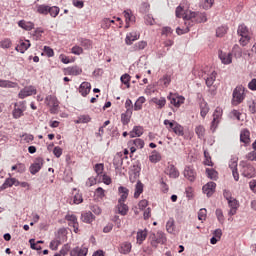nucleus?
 <instances>
[{"mask_svg": "<svg viewBox=\"0 0 256 256\" xmlns=\"http://www.w3.org/2000/svg\"><path fill=\"white\" fill-rule=\"evenodd\" d=\"M176 17H178L179 19H181V17L184 19V22L187 21V18H185V16L187 15V11L185 12V9H183V7L178 6L176 8Z\"/></svg>", "mask_w": 256, "mask_h": 256, "instance_id": "nucleus-47", "label": "nucleus"}, {"mask_svg": "<svg viewBox=\"0 0 256 256\" xmlns=\"http://www.w3.org/2000/svg\"><path fill=\"white\" fill-rule=\"evenodd\" d=\"M131 117H133V112H123L120 116L122 125H129V123H131Z\"/></svg>", "mask_w": 256, "mask_h": 256, "instance_id": "nucleus-26", "label": "nucleus"}, {"mask_svg": "<svg viewBox=\"0 0 256 256\" xmlns=\"http://www.w3.org/2000/svg\"><path fill=\"white\" fill-rule=\"evenodd\" d=\"M118 193L120 195V198L118 201H120V202L127 201V198L129 197V189L127 187L120 186L118 188Z\"/></svg>", "mask_w": 256, "mask_h": 256, "instance_id": "nucleus-24", "label": "nucleus"}, {"mask_svg": "<svg viewBox=\"0 0 256 256\" xmlns=\"http://www.w3.org/2000/svg\"><path fill=\"white\" fill-rule=\"evenodd\" d=\"M94 171L97 174V176L100 177V175H103V171H105V164L103 163L96 164L94 166Z\"/></svg>", "mask_w": 256, "mask_h": 256, "instance_id": "nucleus-54", "label": "nucleus"}, {"mask_svg": "<svg viewBox=\"0 0 256 256\" xmlns=\"http://www.w3.org/2000/svg\"><path fill=\"white\" fill-rule=\"evenodd\" d=\"M141 34L137 31H132L126 34L125 43L126 45H133L134 41H138Z\"/></svg>", "mask_w": 256, "mask_h": 256, "instance_id": "nucleus-13", "label": "nucleus"}, {"mask_svg": "<svg viewBox=\"0 0 256 256\" xmlns=\"http://www.w3.org/2000/svg\"><path fill=\"white\" fill-rule=\"evenodd\" d=\"M87 253H89V249L87 247H76L71 250L70 255L71 256H87Z\"/></svg>", "mask_w": 256, "mask_h": 256, "instance_id": "nucleus-19", "label": "nucleus"}, {"mask_svg": "<svg viewBox=\"0 0 256 256\" xmlns=\"http://www.w3.org/2000/svg\"><path fill=\"white\" fill-rule=\"evenodd\" d=\"M227 201L230 207L228 215H230V217H233V215H236L237 209H239V202L233 198H227Z\"/></svg>", "mask_w": 256, "mask_h": 256, "instance_id": "nucleus-12", "label": "nucleus"}, {"mask_svg": "<svg viewBox=\"0 0 256 256\" xmlns=\"http://www.w3.org/2000/svg\"><path fill=\"white\" fill-rule=\"evenodd\" d=\"M217 79V72L213 71L209 77L206 78V85L207 87H213V83Z\"/></svg>", "mask_w": 256, "mask_h": 256, "instance_id": "nucleus-44", "label": "nucleus"}, {"mask_svg": "<svg viewBox=\"0 0 256 256\" xmlns=\"http://www.w3.org/2000/svg\"><path fill=\"white\" fill-rule=\"evenodd\" d=\"M31 95H37V88L31 85L24 87L18 93L19 99H25L26 97H31Z\"/></svg>", "mask_w": 256, "mask_h": 256, "instance_id": "nucleus-9", "label": "nucleus"}, {"mask_svg": "<svg viewBox=\"0 0 256 256\" xmlns=\"http://www.w3.org/2000/svg\"><path fill=\"white\" fill-rule=\"evenodd\" d=\"M143 133H144L143 126H134L132 131L129 132V136L131 139H135V137H141Z\"/></svg>", "mask_w": 256, "mask_h": 256, "instance_id": "nucleus-23", "label": "nucleus"}, {"mask_svg": "<svg viewBox=\"0 0 256 256\" xmlns=\"http://www.w3.org/2000/svg\"><path fill=\"white\" fill-rule=\"evenodd\" d=\"M245 101V87L237 86L232 93V105L237 107V105H241Z\"/></svg>", "mask_w": 256, "mask_h": 256, "instance_id": "nucleus-3", "label": "nucleus"}, {"mask_svg": "<svg viewBox=\"0 0 256 256\" xmlns=\"http://www.w3.org/2000/svg\"><path fill=\"white\" fill-rule=\"evenodd\" d=\"M167 99L176 109H179V107L185 103V98L183 96L173 92L168 94Z\"/></svg>", "mask_w": 256, "mask_h": 256, "instance_id": "nucleus-7", "label": "nucleus"}, {"mask_svg": "<svg viewBox=\"0 0 256 256\" xmlns=\"http://www.w3.org/2000/svg\"><path fill=\"white\" fill-rule=\"evenodd\" d=\"M167 172L172 179H177V177H179V170H177L174 165H170Z\"/></svg>", "mask_w": 256, "mask_h": 256, "instance_id": "nucleus-41", "label": "nucleus"}, {"mask_svg": "<svg viewBox=\"0 0 256 256\" xmlns=\"http://www.w3.org/2000/svg\"><path fill=\"white\" fill-rule=\"evenodd\" d=\"M229 28L227 26H221L216 29V37H224L227 35Z\"/></svg>", "mask_w": 256, "mask_h": 256, "instance_id": "nucleus-49", "label": "nucleus"}, {"mask_svg": "<svg viewBox=\"0 0 256 256\" xmlns=\"http://www.w3.org/2000/svg\"><path fill=\"white\" fill-rule=\"evenodd\" d=\"M107 125H111V121L107 120L103 123V125L99 128L98 132L96 133V137H103V135L105 134V127H107Z\"/></svg>", "mask_w": 256, "mask_h": 256, "instance_id": "nucleus-51", "label": "nucleus"}, {"mask_svg": "<svg viewBox=\"0 0 256 256\" xmlns=\"http://www.w3.org/2000/svg\"><path fill=\"white\" fill-rule=\"evenodd\" d=\"M59 11H60V9L57 6H52V7L49 6V8H48V13L52 17H57V15H59Z\"/></svg>", "mask_w": 256, "mask_h": 256, "instance_id": "nucleus-58", "label": "nucleus"}, {"mask_svg": "<svg viewBox=\"0 0 256 256\" xmlns=\"http://www.w3.org/2000/svg\"><path fill=\"white\" fill-rule=\"evenodd\" d=\"M136 239H137V243L139 245L143 244V241H145L147 239V229L139 230L137 232Z\"/></svg>", "mask_w": 256, "mask_h": 256, "instance_id": "nucleus-33", "label": "nucleus"}, {"mask_svg": "<svg viewBox=\"0 0 256 256\" xmlns=\"http://www.w3.org/2000/svg\"><path fill=\"white\" fill-rule=\"evenodd\" d=\"M185 19L184 26L176 28L177 35H185V33H189L194 23H207V14L203 12L187 11Z\"/></svg>", "mask_w": 256, "mask_h": 256, "instance_id": "nucleus-1", "label": "nucleus"}, {"mask_svg": "<svg viewBox=\"0 0 256 256\" xmlns=\"http://www.w3.org/2000/svg\"><path fill=\"white\" fill-rule=\"evenodd\" d=\"M11 45H13V42H11V39L9 38H5L2 41H0L1 49H11Z\"/></svg>", "mask_w": 256, "mask_h": 256, "instance_id": "nucleus-52", "label": "nucleus"}, {"mask_svg": "<svg viewBox=\"0 0 256 256\" xmlns=\"http://www.w3.org/2000/svg\"><path fill=\"white\" fill-rule=\"evenodd\" d=\"M149 241L150 245L157 249L159 244L164 245V243H167V237H165V233L158 231L156 234H150Z\"/></svg>", "mask_w": 256, "mask_h": 256, "instance_id": "nucleus-4", "label": "nucleus"}, {"mask_svg": "<svg viewBox=\"0 0 256 256\" xmlns=\"http://www.w3.org/2000/svg\"><path fill=\"white\" fill-rule=\"evenodd\" d=\"M166 231L171 235H175V219L170 218L166 223Z\"/></svg>", "mask_w": 256, "mask_h": 256, "instance_id": "nucleus-35", "label": "nucleus"}, {"mask_svg": "<svg viewBox=\"0 0 256 256\" xmlns=\"http://www.w3.org/2000/svg\"><path fill=\"white\" fill-rule=\"evenodd\" d=\"M117 209L119 215L125 216L127 213H129V206H127V204H125L123 201H118Z\"/></svg>", "mask_w": 256, "mask_h": 256, "instance_id": "nucleus-29", "label": "nucleus"}, {"mask_svg": "<svg viewBox=\"0 0 256 256\" xmlns=\"http://www.w3.org/2000/svg\"><path fill=\"white\" fill-rule=\"evenodd\" d=\"M11 170L12 171H17V173H25V170H26L25 164L18 163L16 165L12 166Z\"/></svg>", "mask_w": 256, "mask_h": 256, "instance_id": "nucleus-56", "label": "nucleus"}, {"mask_svg": "<svg viewBox=\"0 0 256 256\" xmlns=\"http://www.w3.org/2000/svg\"><path fill=\"white\" fill-rule=\"evenodd\" d=\"M218 56L224 65H230V63H233V54L231 53L220 50Z\"/></svg>", "mask_w": 256, "mask_h": 256, "instance_id": "nucleus-14", "label": "nucleus"}, {"mask_svg": "<svg viewBox=\"0 0 256 256\" xmlns=\"http://www.w3.org/2000/svg\"><path fill=\"white\" fill-rule=\"evenodd\" d=\"M71 53H73V55H83V47L76 45L72 47Z\"/></svg>", "mask_w": 256, "mask_h": 256, "instance_id": "nucleus-62", "label": "nucleus"}, {"mask_svg": "<svg viewBox=\"0 0 256 256\" xmlns=\"http://www.w3.org/2000/svg\"><path fill=\"white\" fill-rule=\"evenodd\" d=\"M25 111H27L26 102L25 101L16 102V103H14L12 117L14 119H21V117H23Z\"/></svg>", "mask_w": 256, "mask_h": 256, "instance_id": "nucleus-6", "label": "nucleus"}, {"mask_svg": "<svg viewBox=\"0 0 256 256\" xmlns=\"http://www.w3.org/2000/svg\"><path fill=\"white\" fill-rule=\"evenodd\" d=\"M238 35H240V45L242 47H245L249 44V41H251V37L249 36V28L245 26V24H241L238 26L237 30Z\"/></svg>", "mask_w": 256, "mask_h": 256, "instance_id": "nucleus-5", "label": "nucleus"}, {"mask_svg": "<svg viewBox=\"0 0 256 256\" xmlns=\"http://www.w3.org/2000/svg\"><path fill=\"white\" fill-rule=\"evenodd\" d=\"M131 249H133L131 242H122L118 248V251L122 255H129L131 253Z\"/></svg>", "mask_w": 256, "mask_h": 256, "instance_id": "nucleus-18", "label": "nucleus"}, {"mask_svg": "<svg viewBox=\"0 0 256 256\" xmlns=\"http://www.w3.org/2000/svg\"><path fill=\"white\" fill-rule=\"evenodd\" d=\"M147 47V41L142 40L134 44L133 50L134 51H143Z\"/></svg>", "mask_w": 256, "mask_h": 256, "instance_id": "nucleus-48", "label": "nucleus"}, {"mask_svg": "<svg viewBox=\"0 0 256 256\" xmlns=\"http://www.w3.org/2000/svg\"><path fill=\"white\" fill-rule=\"evenodd\" d=\"M81 73H83V69L79 66H71L66 68V75L77 76L81 75Z\"/></svg>", "mask_w": 256, "mask_h": 256, "instance_id": "nucleus-25", "label": "nucleus"}, {"mask_svg": "<svg viewBox=\"0 0 256 256\" xmlns=\"http://www.w3.org/2000/svg\"><path fill=\"white\" fill-rule=\"evenodd\" d=\"M79 93L82 95V97H87V95L91 93V83L82 82L79 87Z\"/></svg>", "mask_w": 256, "mask_h": 256, "instance_id": "nucleus-20", "label": "nucleus"}, {"mask_svg": "<svg viewBox=\"0 0 256 256\" xmlns=\"http://www.w3.org/2000/svg\"><path fill=\"white\" fill-rule=\"evenodd\" d=\"M172 132L175 133V135H178V137H183V135H185V128L176 122Z\"/></svg>", "mask_w": 256, "mask_h": 256, "instance_id": "nucleus-34", "label": "nucleus"}, {"mask_svg": "<svg viewBox=\"0 0 256 256\" xmlns=\"http://www.w3.org/2000/svg\"><path fill=\"white\" fill-rule=\"evenodd\" d=\"M195 133L198 135V139L205 137V127L203 125L196 126Z\"/></svg>", "mask_w": 256, "mask_h": 256, "instance_id": "nucleus-53", "label": "nucleus"}, {"mask_svg": "<svg viewBox=\"0 0 256 256\" xmlns=\"http://www.w3.org/2000/svg\"><path fill=\"white\" fill-rule=\"evenodd\" d=\"M213 3H215V0H204L202 2V8L203 9H211L213 7Z\"/></svg>", "mask_w": 256, "mask_h": 256, "instance_id": "nucleus-61", "label": "nucleus"}, {"mask_svg": "<svg viewBox=\"0 0 256 256\" xmlns=\"http://www.w3.org/2000/svg\"><path fill=\"white\" fill-rule=\"evenodd\" d=\"M217 184L215 182H208L206 185L203 186L202 191L207 195V197H211L213 193H215V189Z\"/></svg>", "mask_w": 256, "mask_h": 256, "instance_id": "nucleus-17", "label": "nucleus"}, {"mask_svg": "<svg viewBox=\"0 0 256 256\" xmlns=\"http://www.w3.org/2000/svg\"><path fill=\"white\" fill-rule=\"evenodd\" d=\"M149 161L151 163H159V161H161V154L157 151H153L149 156Z\"/></svg>", "mask_w": 256, "mask_h": 256, "instance_id": "nucleus-46", "label": "nucleus"}, {"mask_svg": "<svg viewBox=\"0 0 256 256\" xmlns=\"http://www.w3.org/2000/svg\"><path fill=\"white\" fill-rule=\"evenodd\" d=\"M36 11L40 15H49V5H45V4L38 5L36 6Z\"/></svg>", "mask_w": 256, "mask_h": 256, "instance_id": "nucleus-42", "label": "nucleus"}, {"mask_svg": "<svg viewBox=\"0 0 256 256\" xmlns=\"http://www.w3.org/2000/svg\"><path fill=\"white\" fill-rule=\"evenodd\" d=\"M44 163H45V160H43V158L41 157L36 158L35 162L30 166L31 175H37V173L41 171V168L43 167Z\"/></svg>", "mask_w": 256, "mask_h": 256, "instance_id": "nucleus-11", "label": "nucleus"}, {"mask_svg": "<svg viewBox=\"0 0 256 256\" xmlns=\"http://www.w3.org/2000/svg\"><path fill=\"white\" fill-rule=\"evenodd\" d=\"M177 124V121H175V120H164V125H165V127H166V129L168 130V131H173V129L175 128V125Z\"/></svg>", "mask_w": 256, "mask_h": 256, "instance_id": "nucleus-57", "label": "nucleus"}, {"mask_svg": "<svg viewBox=\"0 0 256 256\" xmlns=\"http://www.w3.org/2000/svg\"><path fill=\"white\" fill-rule=\"evenodd\" d=\"M223 115V108L217 107L213 113V121H212V127H217L219 125V119H221Z\"/></svg>", "mask_w": 256, "mask_h": 256, "instance_id": "nucleus-21", "label": "nucleus"}, {"mask_svg": "<svg viewBox=\"0 0 256 256\" xmlns=\"http://www.w3.org/2000/svg\"><path fill=\"white\" fill-rule=\"evenodd\" d=\"M120 81L123 85H126L127 89L131 87V76L129 74H123L120 77Z\"/></svg>", "mask_w": 256, "mask_h": 256, "instance_id": "nucleus-45", "label": "nucleus"}, {"mask_svg": "<svg viewBox=\"0 0 256 256\" xmlns=\"http://www.w3.org/2000/svg\"><path fill=\"white\" fill-rule=\"evenodd\" d=\"M81 221H83V223H93V221H95V217L91 212H84L82 213Z\"/></svg>", "mask_w": 256, "mask_h": 256, "instance_id": "nucleus-32", "label": "nucleus"}, {"mask_svg": "<svg viewBox=\"0 0 256 256\" xmlns=\"http://www.w3.org/2000/svg\"><path fill=\"white\" fill-rule=\"evenodd\" d=\"M139 175H141V168L138 166H134V168L130 172V181L131 183H135L139 179Z\"/></svg>", "mask_w": 256, "mask_h": 256, "instance_id": "nucleus-27", "label": "nucleus"}, {"mask_svg": "<svg viewBox=\"0 0 256 256\" xmlns=\"http://www.w3.org/2000/svg\"><path fill=\"white\" fill-rule=\"evenodd\" d=\"M141 193H143V184L141 183L140 180H138L135 185L134 198L139 199Z\"/></svg>", "mask_w": 256, "mask_h": 256, "instance_id": "nucleus-38", "label": "nucleus"}, {"mask_svg": "<svg viewBox=\"0 0 256 256\" xmlns=\"http://www.w3.org/2000/svg\"><path fill=\"white\" fill-rule=\"evenodd\" d=\"M91 121V116L89 115H80L75 121L76 124L89 123Z\"/></svg>", "mask_w": 256, "mask_h": 256, "instance_id": "nucleus-55", "label": "nucleus"}, {"mask_svg": "<svg viewBox=\"0 0 256 256\" xmlns=\"http://www.w3.org/2000/svg\"><path fill=\"white\" fill-rule=\"evenodd\" d=\"M249 111L252 114L256 113V100H251L248 102Z\"/></svg>", "mask_w": 256, "mask_h": 256, "instance_id": "nucleus-63", "label": "nucleus"}, {"mask_svg": "<svg viewBox=\"0 0 256 256\" xmlns=\"http://www.w3.org/2000/svg\"><path fill=\"white\" fill-rule=\"evenodd\" d=\"M246 159L248 161H256V150L249 152L248 154H246Z\"/></svg>", "mask_w": 256, "mask_h": 256, "instance_id": "nucleus-64", "label": "nucleus"}, {"mask_svg": "<svg viewBox=\"0 0 256 256\" xmlns=\"http://www.w3.org/2000/svg\"><path fill=\"white\" fill-rule=\"evenodd\" d=\"M206 175L209 179H212L213 181H217V179H219V173L215 169L207 168Z\"/></svg>", "mask_w": 256, "mask_h": 256, "instance_id": "nucleus-37", "label": "nucleus"}, {"mask_svg": "<svg viewBox=\"0 0 256 256\" xmlns=\"http://www.w3.org/2000/svg\"><path fill=\"white\" fill-rule=\"evenodd\" d=\"M133 145H135L137 148L133 147ZM143 147H145V141H143V139L136 138L134 140L128 141V149L130 150L131 155H133L137 149H143Z\"/></svg>", "mask_w": 256, "mask_h": 256, "instance_id": "nucleus-8", "label": "nucleus"}, {"mask_svg": "<svg viewBox=\"0 0 256 256\" xmlns=\"http://www.w3.org/2000/svg\"><path fill=\"white\" fill-rule=\"evenodd\" d=\"M18 27H21V29H24L25 31H32V29H35V24L33 22L20 20L18 22Z\"/></svg>", "mask_w": 256, "mask_h": 256, "instance_id": "nucleus-28", "label": "nucleus"}, {"mask_svg": "<svg viewBox=\"0 0 256 256\" xmlns=\"http://www.w3.org/2000/svg\"><path fill=\"white\" fill-rule=\"evenodd\" d=\"M45 104L48 107H52L53 109H57V107H59V100L57 99V96H55V95H48L45 98Z\"/></svg>", "mask_w": 256, "mask_h": 256, "instance_id": "nucleus-15", "label": "nucleus"}, {"mask_svg": "<svg viewBox=\"0 0 256 256\" xmlns=\"http://www.w3.org/2000/svg\"><path fill=\"white\" fill-rule=\"evenodd\" d=\"M145 101H147V99H145V96H140L134 104V111H141V109H143V103H145Z\"/></svg>", "mask_w": 256, "mask_h": 256, "instance_id": "nucleus-39", "label": "nucleus"}, {"mask_svg": "<svg viewBox=\"0 0 256 256\" xmlns=\"http://www.w3.org/2000/svg\"><path fill=\"white\" fill-rule=\"evenodd\" d=\"M29 47H31V42L29 40H25V41L20 40L19 44L16 46L15 49L19 53H25V51H27V49H29Z\"/></svg>", "mask_w": 256, "mask_h": 256, "instance_id": "nucleus-22", "label": "nucleus"}, {"mask_svg": "<svg viewBox=\"0 0 256 256\" xmlns=\"http://www.w3.org/2000/svg\"><path fill=\"white\" fill-rule=\"evenodd\" d=\"M95 197H97V199H103V197H105V190L102 187H98L95 190Z\"/></svg>", "mask_w": 256, "mask_h": 256, "instance_id": "nucleus-60", "label": "nucleus"}, {"mask_svg": "<svg viewBox=\"0 0 256 256\" xmlns=\"http://www.w3.org/2000/svg\"><path fill=\"white\" fill-rule=\"evenodd\" d=\"M65 219L68 222L69 227H72L74 233H79V221H77V216L68 214Z\"/></svg>", "mask_w": 256, "mask_h": 256, "instance_id": "nucleus-10", "label": "nucleus"}, {"mask_svg": "<svg viewBox=\"0 0 256 256\" xmlns=\"http://www.w3.org/2000/svg\"><path fill=\"white\" fill-rule=\"evenodd\" d=\"M70 205H80V203H83V195L79 192H76L73 196V202H69Z\"/></svg>", "mask_w": 256, "mask_h": 256, "instance_id": "nucleus-43", "label": "nucleus"}, {"mask_svg": "<svg viewBox=\"0 0 256 256\" xmlns=\"http://www.w3.org/2000/svg\"><path fill=\"white\" fill-rule=\"evenodd\" d=\"M239 167L243 177H246L247 179L256 177V170L255 167L251 165V162L242 160L240 161Z\"/></svg>", "mask_w": 256, "mask_h": 256, "instance_id": "nucleus-2", "label": "nucleus"}, {"mask_svg": "<svg viewBox=\"0 0 256 256\" xmlns=\"http://www.w3.org/2000/svg\"><path fill=\"white\" fill-rule=\"evenodd\" d=\"M80 45L81 47H83V49L89 50V49H93V41L86 39V38H80Z\"/></svg>", "mask_w": 256, "mask_h": 256, "instance_id": "nucleus-36", "label": "nucleus"}, {"mask_svg": "<svg viewBox=\"0 0 256 256\" xmlns=\"http://www.w3.org/2000/svg\"><path fill=\"white\" fill-rule=\"evenodd\" d=\"M198 219L199 221H205V219H207V209L202 208L199 210Z\"/></svg>", "mask_w": 256, "mask_h": 256, "instance_id": "nucleus-59", "label": "nucleus"}, {"mask_svg": "<svg viewBox=\"0 0 256 256\" xmlns=\"http://www.w3.org/2000/svg\"><path fill=\"white\" fill-rule=\"evenodd\" d=\"M151 101H152V103L157 105V109H163V107H165V105H167V100L165 99V97H161V98L154 97V98H152Z\"/></svg>", "mask_w": 256, "mask_h": 256, "instance_id": "nucleus-31", "label": "nucleus"}, {"mask_svg": "<svg viewBox=\"0 0 256 256\" xmlns=\"http://www.w3.org/2000/svg\"><path fill=\"white\" fill-rule=\"evenodd\" d=\"M207 113H209V105H207V103H202L200 105V115L203 119H205V117H207Z\"/></svg>", "mask_w": 256, "mask_h": 256, "instance_id": "nucleus-50", "label": "nucleus"}, {"mask_svg": "<svg viewBox=\"0 0 256 256\" xmlns=\"http://www.w3.org/2000/svg\"><path fill=\"white\" fill-rule=\"evenodd\" d=\"M250 136H251V133L249 132V130L243 129L240 133V141L247 145V143L251 141Z\"/></svg>", "mask_w": 256, "mask_h": 256, "instance_id": "nucleus-30", "label": "nucleus"}, {"mask_svg": "<svg viewBox=\"0 0 256 256\" xmlns=\"http://www.w3.org/2000/svg\"><path fill=\"white\" fill-rule=\"evenodd\" d=\"M0 87H4L6 89H13V88L17 87V83L11 82L9 80H1L0 79Z\"/></svg>", "mask_w": 256, "mask_h": 256, "instance_id": "nucleus-40", "label": "nucleus"}, {"mask_svg": "<svg viewBox=\"0 0 256 256\" xmlns=\"http://www.w3.org/2000/svg\"><path fill=\"white\" fill-rule=\"evenodd\" d=\"M184 177H186V179H188V181H195L196 177H197V172H195V169H193V167L191 166H186L184 169Z\"/></svg>", "mask_w": 256, "mask_h": 256, "instance_id": "nucleus-16", "label": "nucleus"}]
</instances>
